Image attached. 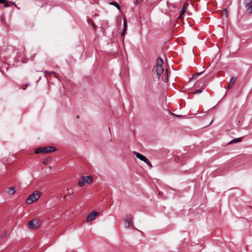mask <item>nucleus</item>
Returning a JSON list of instances; mask_svg holds the SVG:
<instances>
[{"instance_id": "a211bd4d", "label": "nucleus", "mask_w": 252, "mask_h": 252, "mask_svg": "<svg viewBox=\"0 0 252 252\" xmlns=\"http://www.w3.org/2000/svg\"><path fill=\"white\" fill-rule=\"evenodd\" d=\"M244 3L246 6H249L252 3V0H244Z\"/></svg>"}, {"instance_id": "b1692460", "label": "nucleus", "mask_w": 252, "mask_h": 252, "mask_svg": "<svg viewBox=\"0 0 252 252\" xmlns=\"http://www.w3.org/2000/svg\"><path fill=\"white\" fill-rule=\"evenodd\" d=\"M4 4V6L5 7H9V5L8 4V2L7 0H6V2H5V3H3Z\"/></svg>"}, {"instance_id": "c756f323", "label": "nucleus", "mask_w": 252, "mask_h": 252, "mask_svg": "<svg viewBox=\"0 0 252 252\" xmlns=\"http://www.w3.org/2000/svg\"><path fill=\"white\" fill-rule=\"evenodd\" d=\"M28 84H27V85H26V87H24V88H23V90H26V87H27V86H28Z\"/></svg>"}, {"instance_id": "473e14b6", "label": "nucleus", "mask_w": 252, "mask_h": 252, "mask_svg": "<svg viewBox=\"0 0 252 252\" xmlns=\"http://www.w3.org/2000/svg\"><path fill=\"white\" fill-rule=\"evenodd\" d=\"M66 197V195H65V196H64L63 197V198L64 199H65Z\"/></svg>"}, {"instance_id": "423d86ee", "label": "nucleus", "mask_w": 252, "mask_h": 252, "mask_svg": "<svg viewBox=\"0 0 252 252\" xmlns=\"http://www.w3.org/2000/svg\"><path fill=\"white\" fill-rule=\"evenodd\" d=\"M44 153H49L54 152L56 150V148L53 146H47L43 147Z\"/></svg>"}, {"instance_id": "393cba45", "label": "nucleus", "mask_w": 252, "mask_h": 252, "mask_svg": "<svg viewBox=\"0 0 252 252\" xmlns=\"http://www.w3.org/2000/svg\"><path fill=\"white\" fill-rule=\"evenodd\" d=\"M6 2V0H0V3L3 4Z\"/></svg>"}, {"instance_id": "bb28decb", "label": "nucleus", "mask_w": 252, "mask_h": 252, "mask_svg": "<svg viewBox=\"0 0 252 252\" xmlns=\"http://www.w3.org/2000/svg\"><path fill=\"white\" fill-rule=\"evenodd\" d=\"M6 237V233H4V234L1 236L0 238L1 239H3L4 238Z\"/></svg>"}, {"instance_id": "7c9ffc66", "label": "nucleus", "mask_w": 252, "mask_h": 252, "mask_svg": "<svg viewBox=\"0 0 252 252\" xmlns=\"http://www.w3.org/2000/svg\"><path fill=\"white\" fill-rule=\"evenodd\" d=\"M73 193V192L72 191L71 192H69V195L72 194Z\"/></svg>"}, {"instance_id": "39448f33", "label": "nucleus", "mask_w": 252, "mask_h": 252, "mask_svg": "<svg viewBox=\"0 0 252 252\" xmlns=\"http://www.w3.org/2000/svg\"><path fill=\"white\" fill-rule=\"evenodd\" d=\"M99 213L98 212L95 211L92 212L87 217V221L90 222L93 220L95 219V217Z\"/></svg>"}, {"instance_id": "5701e85b", "label": "nucleus", "mask_w": 252, "mask_h": 252, "mask_svg": "<svg viewBox=\"0 0 252 252\" xmlns=\"http://www.w3.org/2000/svg\"><path fill=\"white\" fill-rule=\"evenodd\" d=\"M55 73V72L54 71H51V72H48L47 70H45L44 71V74H45V77H46V75L47 73Z\"/></svg>"}, {"instance_id": "cd10ccee", "label": "nucleus", "mask_w": 252, "mask_h": 252, "mask_svg": "<svg viewBox=\"0 0 252 252\" xmlns=\"http://www.w3.org/2000/svg\"><path fill=\"white\" fill-rule=\"evenodd\" d=\"M11 3L12 5H13L14 6H16V4L15 2H11Z\"/></svg>"}, {"instance_id": "f03ea898", "label": "nucleus", "mask_w": 252, "mask_h": 252, "mask_svg": "<svg viewBox=\"0 0 252 252\" xmlns=\"http://www.w3.org/2000/svg\"><path fill=\"white\" fill-rule=\"evenodd\" d=\"M41 195V192L38 190H35L31 194L29 197L26 199V203L27 204H32V203L36 201L39 199Z\"/></svg>"}, {"instance_id": "0eeeda50", "label": "nucleus", "mask_w": 252, "mask_h": 252, "mask_svg": "<svg viewBox=\"0 0 252 252\" xmlns=\"http://www.w3.org/2000/svg\"><path fill=\"white\" fill-rule=\"evenodd\" d=\"M189 6V4L188 3H185L183 5V6L180 12V16L184 15L186 12V9L188 8Z\"/></svg>"}, {"instance_id": "4be33fe9", "label": "nucleus", "mask_w": 252, "mask_h": 252, "mask_svg": "<svg viewBox=\"0 0 252 252\" xmlns=\"http://www.w3.org/2000/svg\"><path fill=\"white\" fill-rule=\"evenodd\" d=\"M202 91L201 89H197L196 90L194 93L195 94H198L202 93Z\"/></svg>"}, {"instance_id": "4468645a", "label": "nucleus", "mask_w": 252, "mask_h": 252, "mask_svg": "<svg viewBox=\"0 0 252 252\" xmlns=\"http://www.w3.org/2000/svg\"><path fill=\"white\" fill-rule=\"evenodd\" d=\"M242 140V138H237L232 139L228 144H232V143H238Z\"/></svg>"}, {"instance_id": "2eb2a0df", "label": "nucleus", "mask_w": 252, "mask_h": 252, "mask_svg": "<svg viewBox=\"0 0 252 252\" xmlns=\"http://www.w3.org/2000/svg\"><path fill=\"white\" fill-rule=\"evenodd\" d=\"M15 191L16 189L14 187L10 188L7 190V192L10 194H13Z\"/></svg>"}, {"instance_id": "f3484780", "label": "nucleus", "mask_w": 252, "mask_h": 252, "mask_svg": "<svg viewBox=\"0 0 252 252\" xmlns=\"http://www.w3.org/2000/svg\"><path fill=\"white\" fill-rule=\"evenodd\" d=\"M124 30H123V35H124L125 34V32L127 29V23H126V20H124Z\"/></svg>"}, {"instance_id": "412c9836", "label": "nucleus", "mask_w": 252, "mask_h": 252, "mask_svg": "<svg viewBox=\"0 0 252 252\" xmlns=\"http://www.w3.org/2000/svg\"><path fill=\"white\" fill-rule=\"evenodd\" d=\"M247 11L249 13H252V4L248 7Z\"/></svg>"}, {"instance_id": "2f4dec72", "label": "nucleus", "mask_w": 252, "mask_h": 252, "mask_svg": "<svg viewBox=\"0 0 252 252\" xmlns=\"http://www.w3.org/2000/svg\"><path fill=\"white\" fill-rule=\"evenodd\" d=\"M176 116L178 117H181V115H176Z\"/></svg>"}, {"instance_id": "f8f14e48", "label": "nucleus", "mask_w": 252, "mask_h": 252, "mask_svg": "<svg viewBox=\"0 0 252 252\" xmlns=\"http://www.w3.org/2000/svg\"><path fill=\"white\" fill-rule=\"evenodd\" d=\"M110 4L115 6L118 10L121 9V7L119 3L115 1H111L110 2Z\"/></svg>"}, {"instance_id": "7ed1b4c3", "label": "nucleus", "mask_w": 252, "mask_h": 252, "mask_svg": "<svg viewBox=\"0 0 252 252\" xmlns=\"http://www.w3.org/2000/svg\"><path fill=\"white\" fill-rule=\"evenodd\" d=\"M40 225V220L38 219H32L28 223V227L31 229H36Z\"/></svg>"}, {"instance_id": "aec40b11", "label": "nucleus", "mask_w": 252, "mask_h": 252, "mask_svg": "<svg viewBox=\"0 0 252 252\" xmlns=\"http://www.w3.org/2000/svg\"><path fill=\"white\" fill-rule=\"evenodd\" d=\"M204 72V70L202 72H197L196 73H195L193 76V78H196L197 77H198V76H199L200 75L202 74L203 72Z\"/></svg>"}, {"instance_id": "ddd939ff", "label": "nucleus", "mask_w": 252, "mask_h": 252, "mask_svg": "<svg viewBox=\"0 0 252 252\" xmlns=\"http://www.w3.org/2000/svg\"><path fill=\"white\" fill-rule=\"evenodd\" d=\"M34 153L36 154H39L41 153H44L43 147L36 148L35 150Z\"/></svg>"}, {"instance_id": "c85d7f7f", "label": "nucleus", "mask_w": 252, "mask_h": 252, "mask_svg": "<svg viewBox=\"0 0 252 252\" xmlns=\"http://www.w3.org/2000/svg\"><path fill=\"white\" fill-rule=\"evenodd\" d=\"M17 9H20V8L19 7H18L17 5H16V6H15Z\"/></svg>"}, {"instance_id": "dca6fc26", "label": "nucleus", "mask_w": 252, "mask_h": 252, "mask_svg": "<svg viewBox=\"0 0 252 252\" xmlns=\"http://www.w3.org/2000/svg\"><path fill=\"white\" fill-rule=\"evenodd\" d=\"M125 227L126 228H128L130 226V221L127 219H125L124 222Z\"/></svg>"}, {"instance_id": "f257e3e1", "label": "nucleus", "mask_w": 252, "mask_h": 252, "mask_svg": "<svg viewBox=\"0 0 252 252\" xmlns=\"http://www.w3.org/2000/svg\"><path fill=\"white\" fill-rule=\"evenodd\" d=\"M163 64V61L161 58H158L157 59L156 64L154 67L155 68L154 72L157 74L158 77L160 76L164 71V69L162 67Z\"/></svg>"}, {"instance_id": "a878e982", "label": "nucleus", "mask_w": 252, "mask_h": 252, "mask_svg": "<svg viewBox=\"0 0 252 252\" xmlns=\"http://www.w3.org/2000/svg\"><path fill=\"white\" fill-rule=\"evenodd\" d=\"M134 3L135 5H137L139 3V0H135L134 1Z\"/></svg>"}, {"instance_id": "9b49d317", "label": "nucleus", "mask_w": 252, "mask_h": 252, "mask_svg": "<svg viewBox=\"0 0 252 252\" xmlns=\"http://www.w3.org/2000/svg\"><path fill=\"white\" fill-rule=\"evenodd\" d=\"M162 80L165 82H167L168 80V71L166 70L165 74L162 77Z\"/></svg>"}, {"instance_id": "6e6552de", "label": "nucleus", "mask_w": 252, "mask_h": 252, "mask_svg": "<svg viewBox=\"0 0 252 252\" xmlns=\"http://www.w3.org/2000/svg\"><path fill=\"white\" fill-rule=\"evenodd\" d=\"M84 179H85V176L81 177L79 179V180L78 181V183L79 186L82 187L84 185V184H85V183L84 182Z\"/></svg>"}, {"instance_id": "72a5a7b5", "label": "nucleus", "mask_w": 252, "mask_h": 252, "mask_svg": "<svg viewBox=\"0 0 252 252\" xmlns=\"http://www.w3.org/2000/svg\"><path fill=\"white\" fill-rule=\"evenodd\" d=\"M43 163L45 164H46V162H45V161H44V162H43Z\"/></svg>"}, {"instance_id": "9d476101", "label": "nucleus", "mask_w": 252, "mask_h": 252, "mask_svg": "<svg viewBox=\"0 0 252 252\" xmlns=\"http://www.w3.org/2000/svg\"><path fill=\"white\" fill-rule=\"evenodd\" d=\"M236 79L235 77H232L231 78L230 82H229L228 86V88H231L232 87V86L233 85L234 83L236 81Z\"/></svg>"}, {"instance_id": "20e7f679", "label": "nucleus", "mask_w": 252, "mask_h": 252, "mask_svg": "<svg viewBox=\"0 0 252 252\" xmlns=\"http://www.w3.org/2000/svg\"><path fill=\"white\" fill-rule=\"evenodd\" d=\"M133 153L135 155L136 158H137L141 160L144 161L148 165H150L151 166V162L145 156L136 152H134Z\"/></svg>"}, {"instance_id": "1a4fd4ad", "label": "nucleus", "mask_w": 252, "mask_h": 252, "mask_svg": "<svg viewBox=\"0 0 252 252\" xmlns=\"http://www.w3.org/2000/svg\"><path fill=\"white\" fill-rule=\"evenodd\" d=\"M93 179L91 176H85L84 182L85 184H90L92 182Z\"/></svg>"}, {"instance_id": "6ab92c4d", "label": "nucleus", "mask_w": 252, "mask_h": 252, "mask_svg": "<svg viewBox=\"0 0 252 252\" xmlns=\"http://www.w3.org/2000/svg\"><path fill=\"white\" fill-rule=\"evenodd\" d=\"M223 15H225V17H227V10L226 8H224L222 12V16Z\"/></svg>"}]
</instances>
